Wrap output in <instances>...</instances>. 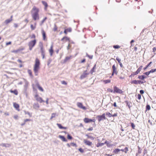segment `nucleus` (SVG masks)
<instances>
[{
  "instance_id": "38",
  "label": "nucleus",
  "mask_w": 156,
  "mask_h": 156,
  "mask_svg": "<svg viewBox=\"0 0 156 156\" xmlns=\"http://www.w3.org/2000/svg\"><path fill=\"white\" fill-rule=\"evenodd\" d=\"M30 28L32 30H34L36 28V26H33V24H31L30 25Z\"/></svg>"
},
{
  "instance_id": "57",
  "label": "nucleus",
  "mask_w": 156,
  "mask_h": 156,
  "mask_svg": "<svg viewBox=\"0 0 156 156\" xmlns=\"http://www.w3.org/2000/svg\"><path fill=\"white\" fill-rule=\"evenodd\" d=\"M131 126L133 129H135V125L134 124H133V123H131Z\"/></svg>"
},
{
  "instance_id": "46",
  "label": "nucleus",
  "mask_w": 156,
  "mask_h": 156,
  "mask_svg": "<svg viewBox=\"0 0 156 156\" xmlns=\"http://www.w3.org/2000/svg\"><path fill=\"white\" fill-rule=\"evenodd\" d=\"M146 108L147 110H149L151 109L150 106L149 105H147L146 106Z\"/></svg>"
},
{
  "instance_id": "33",
  "label": "nucleus",
  "mask_w": 156,
  "mask_h": 156,
  "mask_svg": "<svg viewBox=\"0 0 156 156\" xmlns=\"http://www.w3.org/2000/svg\"><path fill=\"white\" fill-rule=\"evenodd\" d=\"M10 92L12 93H13L15 95H17L18 94V91L16 90H11Z\"/></svg>"
},
{
  "instance_id": "51",
  "label": "nucleus",
  "mask_w": 156,
  "mask_h": 156,
  "mask_svg": "<svg viewBox=\"0 0 156 156\" xmlns=\"http://www.w3.org/2000/svg\"><path fill=\"white\" fill-rule=\"evenodd\" d=\"M107 90H108V91L110 92H113V90L112 89L108 88L107 89Z\"/></svg>"
},
{
  "instance_id": "27",
  "label": "nucleus",
  "mask_w": 156,
  "mask_h": 156,
  "mask_svg": "<svg viewBox=\"0 0 156 156\" xmlns=\"http://www.w3.org/2000/svg\"><path fill=\"white\" fill-rule=\"evenodd\" d=\"M39 45L41 48V51H44V49L43 48V44L41 42H40L39 44Z\"/></svg>"
},
{
  "instance_id": "3",
  "label": "nucleus",
  "mask_w": 156,
  "mask_h": 156,
  "mask_svg": "<svg viewBox=\"0 0 156 156\" xmlns=\"http://www.w3.org/2000/svg\"><path fill=\"white\" fill-rule=\"evenodd\" d=\"M36 43V41L35 39L34 40L30 41L28 43V46L29 49L30 50H31L33 47L34 46Z\"/></svg>"
},
{
  "instance_id": "5",
  "label": "nucleus",
  "mask_w": 156,
  "mask_h": 156,
  "mask_svg": "<svg viewBox=\"0 0 156 156\" xmlns=\"http://www.w3.org/2000/svg\"><path fill=\"white\" fill-rule=\"evenodd\" d=\"M97 118L98 119L99 122H100L102 120L105 119V114L104 113L102 115H98L97 116Z\"/></svg>"
},
{
  "instance_id": "15",
  "label": "nucleus",
  "mask_w": 156,
  "mask_h": 156,
  "mask_svg": "<svg viewBox=\"0 0 156 156\" xmlns=\"http://www.w3.org/2000/svg\"><path fill=\"white\" fill-rule=\"evenodd\" d=\"M49 53H50V55L52 56L53 54V45H52L50 47V48L49 50Z\"/></svg>"
},
{
  "instance_id": "37",
  "label": "nucleus",
  "mask_w": 156,
  "mask_h": 156,
  "mask_svg": "<svg viewBox=\"0 0 156 156\" xmlns=\"http://www.w3.org/2000/svg\"><path fill=\"white\" fill-rule=\"evenodd\" d=\"M41 55L42 56V58L44 59V51H41Z\"/></svg>"
},
{
  "instance_id": "12",
  "label": "nucleus",
  "mask_w": 156,
  "mask_h": 156,
  "mask_svg": "<svg viewBox=\"0 0 156 156\" xmlns=\"http://www.w3.org/2000/svg\"><path fill=\"white\" fill-rule=\"evenodd\" d=\"M112 72H113V73H115V74L117 75L118 73V72L117 70V68L115 66V65H114L112 66Z\"/></svg>"
},
{
  "instance_id": "41",
  "label": "nucleus",
  "mask_w": 156,
  "mask_h": 156,
  "mask_svg": "<svg viewBox=\"0 0 156 156\" xmlns=\"http://www.w3.org/2000/svg\"><path fill=\"white\" fill-rule=\"evenodd\" d=\"M28 73L31 76H32V72L31 70L29 69L28 70Z\"/></svg>"
},
{
  "instance_id": "56",
  "label": "nucleus",
  "mask_w": 156,
  "mask_h": 156,
  "mask_svg": "<svg viewBox=\"0 0 156 156\" xmlns=\"http://www.w3.org/2000/svg\"><path fill=\"white\" fill-rule=\"evenodd\" d=\"M62 83L63 84H65V85H66L67 84V83L66 82L64 81H62Z\"/></svg>"
},
{
  "instance_id": "54",
  "label": "nucleus",
  "mask_w": 156,
  "mask_h": 156,
  "mask_svg": "<svg viewBox=\"0 0 156 156\" xmlns=\"http://www.w3.org/2000/svg\"><path fill=\"white\" fill-rule=\"evenodd\" d=\"M57 27L55 25V26H54V29H53V30H54V31H55L56 30H57Z\"/></svg>"
},
{
  "instance_id": "62",
  "label": "nucleus",
  "mask_w": 156,
  "mask_h": 156,
  "mask_svg": "<svg viewBox=\"0 0 156 156\" xmlns=\"http://www.w3.org/2000/svg\"><path fill=\"white\" fill-rule=\"evenodd\" d=\"M149 72H150V73H153L155 72H154V69H152L150 71H149Z\"/></svg>"
},
{
  "instance_id": "16",
  "label": "nucleus",
  "mask_w": 156,
  "mask_h": 156,
  "mask_svg": "<svg viewBox=\"0 0 156 156\" xmlns=\"http://www.w3.org/2000/svg\"><path fill=\"white\" fill-rule=\"evenodd\" d=\"M58 137L63 141L66 142L67 141L66 139L62 135H59L58 136Z\"/></svg>"
},
{
  "instance_id": "22",
  "label": "nucleus",
  "mask_w": 156,
  "mask_h": 156,
  "mask_svg": "<svg viewBox=\"0 0 156 156\" xmlns=\"http://www.w3.org/2000/svg\"><path fill=\"white\" fill-rule=\"evenodd\" d=\"M12 20V19H7L4 21V23L5 24H7L9 23H10Z\"/></svg>"
},
{
  "instance_id": "17",
  "label": "nucleus",
  "mask_w": 156,
  "mask_h": 156,
  "mask_svg": "<svg viewBox=\"0 0 156 156\" xmlns=\"http://www.w3.org/2000/svg\"><path fill=\"white\" fill-rule=\"evenodd\" d=\"M36 85L37 87L38 88V89L39 90L42 92H43L44 91V90L43 89V88L40 86V85L38 83H37L36 84Z\"/></svg>"
},
{
  "instance_id": "45",
  "label": "nucleus",
  "mask_w": 156,
  "mask_h": 156,
  "mask_svg": "<svg viewBox=\"0 0 156 156\" xmlns=\"http://www.w3.org/2000/svg\"><path fill=\"white\" fill-rule=\"evenodd\" d=\"M71 57V56H70V57H66V58L65 59V61H66L67 60H68Z\"/></svg>"
},
{
  "instance_id": "9",
  "label": "nucleus",
  "mask_w": 156,
  "mask_h": 156,
  "mask_svg": "<svg viewBox=\"0 0 156 156\" xmlns=\"http://www.w3.org/2000/svg\"><path fill=\"white\" fill-rule=\"evenodd\" d=\"M77 106L80 108L82 109L83 110H86V108L85 106H83L82 104L80 102H78L77 103Z\"/></svg>"
},
{
  "instance_id": "59",
  "label": "nucleus",
  "mask_w": 156,
  "mask_h": 156,
  "mask_svg": "<svg viewBox=\"0 0 156 156\" xmlns=\"http://www.w3.org/2000/svg\"><path fill=\"white\" fill-rule=\"evenodd\" d=\"M87 55L91 59L92 58L93 55L90 56V55H88L87 54Z\"/></svg>"
},
{
  "instance_id": "35",
  "label": "nucleus",
  "mask_w": 156,
  "mask_h": 156,
  "mask_svg": "<svg viewBox=\"0 0 156 156\" xmlns=\"http://www.w3.org/2000/svg\"><path fill=\"white\" fill-rule=\"evenodd\" d=\"M145 78V77H144V76L143 75H141V76H138V78L139 79H141L142 80H144V78Z\"/></svg>"
},
{
  "instance_id": "28",
  "label": "nucleus",
  "mask_w": 156,
  "mask_h": 156,
  "mask_svg": "<svg viewBox=\"0 0 156 156\" xmlns=\"http://www.w3.org/2000/svg\"><path fill=\"white\" fill-rule=\"evenodd\" d=\"M86 136L88 138L92 140H93L94 139V138L91 136L89 135L88 134H86Z\"/></svg>"
},
{
  "instance_id": "31",
  "label": "nucleus",
  "mask_w": 156,
  "mask_h": 156,
  "mask_svg": "<svg viewBox=\"0 0 156 156\" xmlns=\"http://www.w3.org/2000/svg\"><path fill=\"white\" fill-rule=\"evenodd\" d=\"M120 151V150L119 149H115L113 152L115 154L118 153Z\"/></svg>"
},
{
  "instance_id": "36",
  "label": "nucleus",
  "mask_w": 156,
  "mask_h": 156,
  "mask_svg": "<svg viewBox=\"0 0 156 156\" xmlns=\"http://www.w3.org/2000/svg\"><path fill=\"white\" fill-rule=\"evenodd\" d=\"M152 62H149V63L144 68V70H145L149 66H150V65L152 63Z\"/></svg>"
},
{
  "instance_id": "40",
  "label": "nucleus",
  "mask_w": 156,
  "mask_h": 156,
  "mask_svg": "<svg viewBox=\"0 0 156 156\" xmlns=\"http://www.w3.org/2000/svg\"><path fill=\"white\" fill-rule=\"evenodd\" d=\"M57 125L58 126V127L59 129H62V128H63V127L60 124L57 123Z\"/></svg>"
},
{
  "instance_id": "44",
  "label": "nucleus",
  "mask_w": 156,
  "mask_h": 156,
  "mask_svg": "<svg viewBox=\"0 0 156 156\" xmlns=\"http://www.w3.org/2000/svg\"><path fill=\"white\" fill-rule=\"evenodd\" d=\"M66 30H67V32H71L72 31V29L71 28H69L68 29H66Z\"/></svg>"
},
{
  "instance_id": "48",
  "label": "nucleus",
  "mask_w": 156,
  "mask_h": 156,
  "mask_svg": "<svg viewBox=\"0 0 156 156\" xmlns=\"http://www.w3.org/2000/svg\"><path fill=\"white\" fill-rule=\"evenodd\" d=\"M67 138L68 139H72V137L69 134H68L67 135Z\"/></svg>"
},
{
  "instance_id": "14",
  "label": "nucleus",
  "mask_w": 156,
  "mask_h": 156,
  "mask_svg": "<svg viewBox=\"0 0 156 156\" xmlns=\"http://www.w3.org/2000/svg\"><path fill=\"white\" fill-rule=\"evenodd\" d=\"M24 48H21L17 50H14L12 51V52L14 53H17L21 51L24 50Z\"/></svg>"
},
{
  "instance_id": "11",
  "label": "nucleus",
  "mask_w": 156,
  "mask_h": 156,
  "mask_svg": "<svg viewBox=\"0 0 156 156\" xmlns=\"http://www.w3.org/2000/svg\"><path fill=\"white\" fill-rule=\"evenodd\" d=\"M61 41H63V43H64L67 41H69V38L67 37H64L61 39Z\"/></svg>"
},
{
  "instance_id": "30",
  "label": "nucleus",
  "mask_w": 156,
  "mask_h": 156,
  "mask_svg": "<svg viewBox=\"0 0 156 156\" xmlns=\"http://www.w3.org/2000/svg\"><path fill=\"white\" fill-rule=\"evenodd\" d=\"M102 81L105 84H106V83H110L111 82V80H103Z\"/></svg>"
},
{
  "instance_id": "32",
  "label": "nucleus",
  "mask_w": 156,
  "mask_h": 156,
  "mask_svg": "<svg viewBox=\"0 0 156 156\" xmlns=\"http://www.w3.org/2000/svg\"><path fill=\"white\" fill-rule=\"evenodd\" d=\"M104 144V143H98L96 145V147H98L100 146H103Z\"/></svg>"
},
{
  "instance_id": "24",
  "label": "nucleus",
  "mask_w": 156,
  "mask_h": 156,
  "mask_svg": "<svg viewBox=\"0 0 156 156\" xmlns=\"http://www.w3.org/2000/svg\"><path fill=\"white\" fill-rule=\"evenodd\" d=\"M58 115L56 113H53L51 114V116L50 118V119H52L53 118H55L56 116H57Z\"/></svg>"
},
{
  "instance_id": "34",
  "label": "nucleus",
  "mask_w": 156,
  "mask_h": 156,
  "mask_svg": "<svg viewBox=\"0 0 156 156\" xmlns=\"http://www.w3.org/2000/svg\"><path fill=\"white\" fill-rule=\"evenodd\" d=\"M131 83H134L135 84H137L138 83V80H133L130 82Z\"/></svg>"
},
{
  "instance_id": "4",
  "label": "nucleus",
  "mask_w": 156,
  "mask_h": 156,
  "mask_svg": "<svg viewBox=\"0 0 156 156\" xmlns=\"http://www.w3.org/2000/svg\"><path fill=\"white\" fill-rule=\"evenodd\" d=\"M113 90L114 93H116L119 94H122L123 92L122 90H120L116 86H114V87Z\"/></svg>"
},
{
  "instance_id": "49",
  "label": "nucleus",
  "mask_w": 156,
  "mask_h": 156,
  "mask_svg": "<svg viewBox=\"0 0 156 156\" xmlns=\"http://www.w3.org/2000/svg\"><path fill=\"white\" fill-rule=\"evenodd\" d=\"M124 149H125V152L126 153L127 152V151H128V149L127 147H126Z\"/></svg>"
},
{
  "instance_id": "2",
  "label": "nucleus",
  "mask_w": 156,
  "mask_h": 156,
  "mask_svg": "<svg viewBox=\"0 0 156 156\" xmlns=\"http://www.w3.org/2000/svg\"><path fill=\"white\" fill-rule=\"evenodd\" d=\"M40 63L39 60L37 58H36L35 60V63L34 66V71L36 76L38 75V72L40 69Z\"/></svg>"
},
{
  "instance_id": "42",
  "label": "nucleus",
  "mask_w": 156,
  "mask_h": 156,
  "mask_svg": "<svg viewBox=\"0 0 156 156\" xmlns=\"http://www.w3.org/2000/svg\"><path fill=\"white\" fill-rule=\"evenodd\" d=\"M25 114H28L30 117H31L32 116L31 114H30L28 112L25 111Z\"/></svg>"
},
{
  "instance_id": "20",
  "label": "nucleus",
  "mask_w": 156,
  "mask_h": 156,
  "mask_svg": "<svg viewBox=\"0 0 156 156\" xmlns=\"http://www.w3.org/2000/svg\"><path fill=\"white\" fill-rule=\"evenodd\" d=\"M42 33L43 36V40H45L46 37L45 33L44 30H42Z\"/></svg>"
},
{
  "instance_id": "18",
  "label": "nucleus",
  "mask_w": 156,
  "mask_h": 156,
  "mask_svg": "<svg viewBox=\"0 0 156 156\" xmlns=\"http://www.w3.org/2000/svg\"><path fill=\"white\" fill-rule=\"evenodd\" d=\"M13 106L18 111H19V106L18 104L16 103H14L13 104Z\"/></svg>"
},
{
  "instance_id": "60",
  "label": "nucleus",
  "mask_w": 156,
  "mask_h": 156,
  "mask_svg": "<svg viewBox=\"0 0 156 156\" xmlns=\"http://www.w3.org/2000/svg\"><path fill=\"white\" fill-rule=\"evenodd\" d=\"M30 121V119H24V121L25 122H27V121Z\"/></svg>"
},
{
  "instance_id": "55",
  "label": "nucleus",
  "mask_w": 156,
  "mask_h": 156,
  "mask_svg": "<svg viewBox=\"0 0 156 156\" xmlns=\"http://www.w3.org/2000/svg\"><path fill=\"white\" fill-rule=\"evenodd\" d=\"M150 73L149 71L145 72L144 73V74H145V75H146L147 76L149 75Z\"/></svg>"
},
{
  "instance_id": "52",
  "label": "nucleus",
  "mask_w": 156,
  "mask_h": 156,
  "mask_svg": "<svg viewBox=\"0 0 156 156\" xmlns=\"http://www.w3.org/2000/svg\"><path fill=\"white\" fill-rule=\"evenodd\" d=\"M116 59L118 61V62H121V59L118 57H117Z\"/></svg>"
},
{
  "instance_id": "63",
  "label": "nucleus",
  "mask_w": 156,
  "mask_h": 156,
  "mask_svg": "<svg viewBox=\"0 0 156 156\" xmlns=\"http://www.w3.org/2000/svg\"><path fill=\"white\" fill-rule=\"evenodd\" d=\"M35 38V36L34 34H33L31 36V38Z\"/></svg>"
},
{
  "instance_id": "21",
  "label": "nucleus",
  "mask_w": 156,
  "mask_h": 156,
  "mask_svg": "<svg viewBox=\"0 0 156 156\" xmlns=\"http://www.w3.org/2000/svg\"><path fill=\"white\" fill-rule=\"evenodd\" d=\"M25 84L24 85V88L26 89H27V87L29 84V83L26 80H24Z\"/></svg>"
},
{
  "instance_id": "23",
  "label": "nucleus",
  "mask_w": 156,
  "mask_h": 156,
  "mask_svg": "<svg viewBox=\"0 0 156 156\" xmlns=\"http://www.w3.org/2000/svg\"><path fill=\"white\" fill-rule=\"evenodd\" d=\"M34 108L35 109H38L39 108V105L38 103L35 104L33 105Z\"/></svg>"
},
{
  "instance_id": "10",
  "label": "nucleus",
  "mask_w": 156,
  "mask_h": 156,
  "mask_svg": "<svg viewBox=\"0 0 156 156\" xmlns=\"http://www.w3.org/2000/svg\"><path fill=\"white\" fill-rule=\"evenodd\" d=\"M87 71L86 70L84 71L82 74L81 76L80 77V78L81 79H83L86 77L87 75L88 74V73H87Z\"/></svg>"
},
{
  "instance_id": "50",
  "label": "nucleus",
  "mask_w": 156,
  "mask_h": 156,
  "mask_svg": "<svg viewBox=\"0 0 156 156\" xmlns=\"http://www.w3.org/2000/svg\"><path fill=\"white\" fill-rule=\"evenodd\" d=\"M113 47L115 48H120V46L119 45H116L114 46Z\"/></svg>"
},
{
  "instance_id": "26",
  "label": "nucleus",
  "mask_w": 156,
  "mask_h": 156,
  "mask_svg": "<svg viewBox=\"0 0 156 156\" xmlns=\"http://www.w3.org/2000/svg\"><path fill=\"white\" fill-rule=\"evenodd\" d=\"M1 145L2 146V147H9L10 146V144H5V143L2 144H1Z\"/></svg>"
},
{
  "instance_id": "43",
  "label": "nucleus",
  "mask_w": 156,
  "mask_h": 156,
  "mask_svg": "<svg viewBox=\"0 0 156 156\" xmlns=\"http://www.w3.org/2000/svg\"><path fill=\"white\" fill-rule=\"evenodd\" d=\"M47 19V18L46 17H45L44 19L41 21V25Z\"/></svg>"
},
{
  "instance_id": "39",
  "label": "nucleus",
  "mask_w": 156,
  "mask_h": 156,
  "mask_svg": "<svg viewBox=\"0 0 156 156\" xmlns=\"http://www.w3.org/2000/svg\"><path fill=\"white\" fill-rule=\"evenodd\" d=\"M106 115L109 117H112V115L109 112H106Z\"/></svg>"
},
{
  "instance_id": "19",
  "label": "nucleus",
  "mask_w": 156,
  "mask_h": 156,
  "mask_svg": "<svg viewBox=\"0 0 156 156\" xmlns=\"http://www.w3.org/2000/svg\"><path fill=\"white\" fill-rule=\"evenodd\" d=\"M42 2L43 5L45 6L44 9L45 10H46L47 9V7H48V5L47 3L46 2L44 1H42Z\"/></svg>"
},
{
  "instance_id": "13",
  "label": "nucleus",
  "mask_w": 156,
  "mask_h": 156,
  "mask_svg": "<svg viewBox=\"0 0 156 156\" xmlns=\"http://www.w3.org/2000/svg\"><path fill=\"white\" fill-rule=\"evenodd\" d=\"M143 66H140L139 68L137 69V70L133 74V75H136L139 73L140 72L141 69L142 68Z\"/></svg>"
},
{
  "instance_id": "53",
  "label": "nucleus",
  "mask_w": 156,
  "mask_h": 156,
  "mask_svg": "<svg viewBox=\"0 0 156 156\" xmlns=\"http://www.w3.org/2000/svg\"><path fill=\"white\" fill-rule=\"evenodd\" d=\"M70 144L71 145L73 146H75V147L76 146V144H75V143H71Z\"/></svg>"
},
{
  "instance_id": "7",
  "label": "nucleus",
  "mask_w": 156,
  "mask_h": 156,
  "mask_svg": "<svg viewBox=\"0 0 156 156\" xmlns=\"http://www.w3.org/2000/svg\"><path fill=\"white\" fill-rule=\"evenodd\" d=\"M83 142L85 145L89 146H91L92 144V142H90V141L86 139H83Z\"/></svg>"
},
{
  "instance_id": "58",
  "label": "nucleus",
  "mask_w": 156,
  "mask_h": 156,
  "mask_svg": "<svg viewBox=\"0 0 156 156\" xmlns=\"http://www.w3.org/2000/svg\"><path fill=\"white\" fill-rule=\"evenodd\" d=\"M141 98V95L140 94H138V98L139 100H140Z\"/></svg>"
},
{
  "instance_id": "8",
  "label": "nucleus",
  "mask_w": 156,
  "mask_h": 156,
  "mask_svg": "<svg viewBox=\"0 0 156 156\" xmlns=\"http://www.w3.org/2000/svg\"><path fill=\"white\" fill-rule=\"evenodd\" d=\"M35 98L37 101L39 102L40 103H42V102H44V101L42 100V98L38 96L37 94L35 95Z\"/></svg>"
},
{
  "instance_id": "1",
  "label": "nucleus",
  "mask_w": 156,
  "mask_h": 156,
  "mask_svg": "<svg viewBox=\"0 0 156 156\" xmlns=\"http://www.w3.org/2000/svg\"><path fill=\"white\" fill-rule=\"evenodd\" d=\"M39 12V9L38 8L35 6L33 7L31 11V12L32 16L34 20L39 19L40 17L38 14Z\"/></svg>"
},
{
  "instance_id": "61",
  "label": "nucleus",
  "mask_w": 156,
  "mask_h": 156,
  "mask_svg": "<svg viewBox=\"0 0 156 156\" xmlns=\"http://www.w3.org/2000/svg\"><path fill=\"white\" fill-rule=\"evenodd\" d=\"M11 44V41H9L8 42H7L6 44V45L7 46L9 44Z\"/></svg>"
},
{
  "instance_id": "25",
  "label": "nucleus",
  "mask_w": 156,
  "mask_h": 156,
  "mask_svg": "<svg viewBox=\"0 0 156 156\" xmlns=\"http://www.w3.org/2000/svg\"><path fill=\"white\" fill-rule=\"evenodd\" d=\"M104 143V144H106V145L108 147H110L111 146H112L113 145L112 144H110L109 142L107 141H105V143Z\"/></svg>"
},
{
  "instance_id": "47",
  "label": "nucleus",
  "mask_w": 156,
  "mask_h": 156,
  "mask_svg": "<svg viewBox=\"0 0 156 156\" xmlns=\"http://www.w3.org/2000/svg\"><path fill=\"white\" fill-rule=\"evenodd\" d=\"M79 150L80 152L81 153H83L84 152L82 148H80L79 149Z\"/></svg>"
},
{
  "instance_id": "6",
  "label": "nucleus",
  "mask_w": 156,
  "mask_h": 156,
  "mask_svg": "<svg viewBox=\"0 0 156 156\" xmlns=\"http://www.w3.org/2000/svg\"><path fill=\"white\" fill-rule=\"evenodd\" d=\"M83 121L85 123H87L90 122H95L96 120L95 119H88V118H86L84 119Z\"/></svg>"
},
{
  "instance_id": "64",
  "label": "nucleus",
  "mask_w": 156,
  "mask_h": 156,
  "mask_svg": "<svg viewBox=\"0 0 156 156\" xmlns=\"http://www.w3.org/2000/svg\"><path fill=\"white\" fill-rule=\"evenodd\" d=\"M140 93L141 94H143L144 93V92L143 90H141L140 91Z\"/></svg>"
},
{
  "instance_id": "29",
  "label": "nucleus",
  "mask_w": 156,
  "mask_h": 156,
  "mask_svg": "<svg viewBox=\"0 0 156 156\" xmlns=\"http://www.w3.org/2000/svg\"><path fill=\"white\" fill-rule=\"evenodd\" d=\"M96 65L95 64L94 66L93 67V68L90 71V72L92 74L93 73V72H94L95 71V69L96 68Z\"/></svg>"
}]
</instances>
